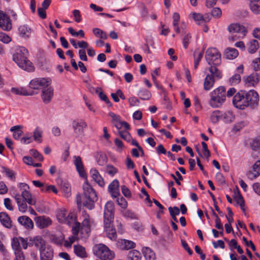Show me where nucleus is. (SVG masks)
Segmentation results:
<instances>
[{
    "label": "nucleus",
    "instance_id": "nucleus-59",
    "mask_svg": "<svg viewBox=\"0 0 260 260\" xmlns=\"http://www.w3.org/2000/svg\"><path fill=\"white\" fill-rule=\"evenodd\" d=\"M11 38L5 33L0 32V41L4 43H8L11 41Z\"/></svg>",
    "mask_w": 260,
    "mask_h": 260
},
{
    "label": "nucleus",
    "instance_id": "nucleus-35",
    "mask_svg": "<svg viewBox=\"0 0 260 260\" xmlns=\"http://www.w3.org/2000/svg\"><path fill=\"white\" fill-rule=\"evenodd\" d=\"M75 253L78 256L82 258L87 256L85 249L80 245H75L74 246Z\"/></svg>",
    "mask_w": 260,
    "mask_h": 260
},
{
    "label": "nucleus",
    "instance_id": "nucleus-5",
    "mask_svg": "<svg viewBox=\"0 0 260 260\" xmlns=\"http://www.w3.org/2000/svg\"><path fill=\"white\" fill-rule=\"evenodd\" d=\"M94 254L102 260H112L115 257V253L103 244L95 245L93 248Z\"/></svg>",
    "mask_w": 260,
    "mask_h": 260
},
{
    "label": "nucleus",
    "instance_id": "nucleus-56",
    "mask_svg": "<svg viewBox=\"0 0 260 260\" xmlns=\"http://www.w3.org/2000/svg\"><path fill=\"white\" fill-rule=\"evenodd\" d=\"M117 203L122 208L125 209L127 207V203L126 200L123 198H117Z\"/></svg>",
    "mask_w": 260,
    "mask_h": 260
},
{
    "label": "nucleus",
    "instance_id": "nucleus-54",
    "mask_svg": "<svg viewBox=\"0 0 260 260\" xmlns=\"http://www.w3.org/2000/svg\"><path fill=\"white\" fill-rule=\"evenodd\" d=\"M251 147L253 150H258L260 149V137L254 139L251 144Z\"/></svg>",
    "mask_w": 260,
    "mask_h": 260
},
{
    "label": "nucleus",
    "instance_id": "nucleus-45",
    "mask_svg": "<svg viewBox=\"0 0 260 260\" xmlns=\"http://www.w3.org/2000/svg\"><path fill=\"white\" fill-rule=\"evenodd\" d=\"M19 237H14L12 239L11 245L12 249L14 251L21 250L20 248V243Z\"/></svg>",
    "mask_w": 260,
    "mask_h": 260
},
{
    "label": "nucleus",
    "instance_id": "nucleus-48",
    "mask_svg": "<svg viewBox=\"0 0 260 260\" xmlns=\"http://www.w3.org/2000/svg\"><path fill=\"white\" fill-rule=\"evenodd\" d=\"M118 134L121 138L127 142H130L131 140H132V137L131 134L127 131H119L118 132Z\"/></svg>",
    "mask_w": 260,
    "mask_h": 260
},
{
    "label": "nucleus",
    "instance_id": "nucleus-21",
    "mask_svg": "<svg viewBox=\"0 0 260 260\" xmlns=\"http://www.w3.org/2000/svg\"><path fill=\"white\" fill-rule=\"evenodd\" d=\"M0 27L6 31L10 30L12 28L9 18L2 11H0Z\"/></svg>",
    "mask_w": 260,
    "mask_h": 260
},
{
    "label": "nucleus",
    "instance_id": "nucleus-3",
    "mask_svg": "<svg viewBox=\"0 0 260 260\" xmlns=\"http://www.w3.org/2000/svg\"><path fill=\"white\" fill-rule=\"evenodd\" d=\"M83 196L82 198L83 205L89 210L94 207V202L98 200V197L95 190L91 186L86 182L83 184Z\"/></svg>",
    "mask_w": 260,
    "mask_h": 260
},
{
    "label": "nucleus",
    "instance_id": "nucleus-62",
    "mask_svg": "<svg viewBox=\"0 0 260 260\" xmlns=\"http://www.w3.org/2000/svg\"><path fill=\"white\" fill-rule=\"evenodd\" d=\"M114 143L117 147L116 150L119 152H121L123 147L122 142L120 140L116 138L114 140Z\"/></svg>",
    "mask_w": 260,
    "mask_h": 260
},
{
    "label": "nucleus",
    "instance_id": "nucleus-25",
    "mask_svg": "<svg viewBox=\"0 0 260 260\" xmlns=\"http://www.w3.org/2000/svg\"><path fill=\"white\" fill-rule=\"evenodd\" d=\"M260 175V160H257L253 166L252 170L247 173V177L251 180Z\"/></svg>",
    "mask_w": 260,
    "mask_h": 260
},
{
    "label": "nucleus",
    "instance_id": "nucleus-33",
    "mask_svg": "<svg viewBox=\"0 0 260 260\" xmlns=\"http://www.w3.org/2000/svg\"><path fill=\"white\" fill-rule=\"evenodd\" d=\"M21 125H15L10 128V131L13 132V137L15 140H19L23 134V132L20 129Z\"/></svg>",
    "mask_w": 260,
    "mask_h": 260
},
{
    "label": "nucleus",
    "instance_id": "nucleus-10",
    "mask_svg": "<svg viewBox=\"0 0 260 260\" xmlns=\"http://www.w3.org/2000/svg\"><path fill=\"white\" fill-rule=\"evenodd\" d=\"M245 91H241L237 93L233 99V103L234 106L240 109H244L247 107L246 102Z\"/></svg>",
    "mask_w": 260,
    "mask_h": 260
},
{
    "label": "nucleus",
    "instance_id": "nucleus-18",
    "mask_svg": "<svg viewBox=\"0 0 260 260\" xmlns=\"http://www.w3.org/2000/svg\"><path fill=\"white\" fill-rule=\"evenodd\" d=\"M114 204L112 201H108L105 206L104 220H113L114 218Z\"/></svg>",
    "mask_w": 260,
    "mask_h": 260
},
{
    "label": "nucleus",
    "instance_id": "nucleus-23",
    "mask_svg": "<svg viewBox=\"0 0 260 260\" xmlns=\"http://www.w3.org/2000/svg\"><path fill=\"white\" fill-rule=\"evenodd\" d=\"M119 181L117 179L114 180L108 186V191L112 198H117L120 195L119 190Z\"/></svg>",
    "mask_w": 260,
    "mask_h": 260
},
{
    "label": "nucleus",
    "instance_id": "nucleus-26",
    "mask_svg": "<svg viewBox=\"0 0 260 260\" xmlns=\"http://www.w3.org/2000/svg\"><path fill=\"white\" fill-rule=\"evenodd\" d=\"M90 174L92 179L97 183L99 186L103 187L105 185V182L98 171L95 169H91L90 171Z\"/></svg>",
    "mask_w": 260,
    "mask_h": 260
},
{
    "label": "nucleus",
    "instance_id": "nucleus-17",
    "mask_svg": "<svg viewBox=\"0 0 260 260\" xmlns=\"http://www.w3.org/2000/svg\"><path fill=\"white\" fill-rule=\"evenodd\" d=\"M35 221L37 227L40 229H44L48 227L52 224V220L45 216H40L35 218Z\"/></svg>",
    "mask_w": 260,
    "mask_h": 260
},
{
    "label": "nucleus",
    "instance_id": "nucleus-28",
    "mask_svg": "<svg viewBox=\"0 0 260 260\" xmlns=\"http://www.w3.org/2000/svg\"><path fill=\"white\" fill-rule=\"evenodd\" d=\"M0 221L2 224L7 228L10 229L12 226V221L10 217L5 212L0 213Z\"/></svg>",
    "mask_w": 260,
    "mask_h": 260
},
{
    "label": "nucleus",
    "instance_id": "nucleus-30",
    "mask_svg": "<svg viewBox=\"0 0 260 260\" xmlns=\"http://www.w3.org/2000/svg\"><path fill=\"white\" fill-rule=\"evenodd\" d=\"M215 80L213 77L206 75L204 82V89L205 90H209L213 87Z\"/></svg>",
    "mask_w": 260,
    "mask_h": 260
},
{
    "label": "nucleus",
    "instance_id": "nucleus-19",
    "mask_svg": "<svg viewBox=\"0 0 260 260\" xmlns=\"http://www.w3.org/2000/svg\"><path fill=\"white\" fill-rule=\"evenodd\" d=\"M74 164L80 176L86 179L87 175L81 157L79 156H74Z\"/></svg>",
    "mask_w": 260,
    "mask_h": 260
},
{
    "label": "nucleus",
    "instance_id": "nucleus-4",
    "mask_svg": "<svg viewBox=\"0 0 260 260\" xmlns=\"http://www.w3.org/2000/svg\"><path fill=\"white\" fill-rule=\"evenodd\" d=\"M210 105L213 108H217L222 105L226 98V89L224 87L220 86L210 93Z\"/></svg>",
    "mask_w": 260,
    "mask_h": 260
},
{
    "label": "nucleus",
    "instance_id": "nucleus-20",
    "mask_svg": "<svg viewBox=\"0 0 260 260\" xmlns=\"http://www.w3.org/2000/svg\"><path fill=\"white\" fill-rule=\"evenodd\" d=\"M40 253L41 260H52L53 250L49 245H47L44 248H42Z\"/></svg>",
    "mask_w": 260,
    "mask_h": 260
},
{
    "label": "nucleus",
    "instance_id": "nucleus-60",
    "mask_svg": "<svg viewBox=\"0 0 260 260\" xmlns=\"http://www.w3.org/2000/svg\"><path fill=\"white\" fill-rule=\"evenodd\" d=\"M107 172L111 176H114L118 172L117 169L112 165L107 166Z\"/></svg>",
    "mask_w": 260,
    "mask_h": 260
},
{
    "label": "nucleus",
    "instance_id": "nucleus-12",
    "mask_svg": "<svg viewBox=\"0 0 260 260\" xmlns=\"http://www.w3.org/2000/svg\"><path fill=\"white\" fill-rule=\"evenodd\" d=\"M82 222L81 226V230L82 233H85L88 234L91 231V225L93 223V220L89 215L85 211L82 212Z\"/></svg>",
    "mask_w": 260,
    "mask_h": 260
},
{
    "label": "nucleus",
    "instance_id": "nucleus-15",
    "mask_svg": "<svg viewBox=\"0 0 260 260\" xmlns=\"http://www.w3.org/2000/svg\"><path fill=\"white\" fill-rule=\"evenodd\" d=\"M113 220H104L105 230L108 237L112 240H115L117 238L116 230L113 228L112 222Z\"/></svg>",
    "mask_w": 260,
    "mask_h": 260
},
{
    "label": "nucleus",
    "instance_id": "nucleus-52",
    "mask_svg": "<svg viewBox=\"0 0 260 260\" xmlns=\"http://www.w3.org/2000/svg\"><path fill=\"white\" fill-rule=\"evenodd\" d=\"M68 31L70 32V34L74 37H78L79 35H80L82 38L84 37V31L80 29L78 31L76 32L74 30V28L72 27H69L68 28Z\"/></svg>",
    "mask_w": 260,
    "mask_h": 260
},
{
    "label": "nucleus",
    "instance_id": "nucleus-58",
    "mask_svg": "<svg viewBox=\"0 0 260 260\" xmlns=\"http://www.w3.org/2000/svg\"><path fill=\"white\" fill-rule=\"evenodd\" d=\"M234 197L238 204H243V202H244L243 198L238 190L235 191Z\"/></svg>",
    "mask_w": 260,
    "mask_h": 260
},
{
    "label": "nucleus",
    "instance_id": "nucleus-1",
    "mask_svg": "<svg viewBox=\"0 0 260 260\" xmlns=\"http://www.w3.org/2000/svg\"><path fill=\"white\" fill-rule=\"evenodd\" d=\"M19 188L21 191V194L16 193L14 198L17 204L18 210L22 213L27 211V206L26 203L29 205H35L36 203V199L32 196V194L28 190L29 186L24 183H20L18 184Z\"/></svg>",
    "mask_w": 260,
    "mask_h": 260
},
{
    "label": "nucleus",
    "instance_id": "nucleus-39",
    "mask_svg": "<svg viewBox=\"0 0 260 260\" xmlns=\"http://www.w3.org/2000/svg\"><path fill=\"white\" fill-rule=\"evenodd\" d=\"M222 112L219 110L213 111L210 116V119L213 123H217L220 119H222Z\"/></svg>",
    "mask_w": 260,
    "mask_h": 260
},
{
    "label": "nucleus",
    "instance_id": "nucleus-49",
    "mask_svg": "<svg viewBox=\"0 0 260 260\" xmlns=\"http://www.w3.org/2000/svg\"><path fill=\"white\" fill-rule=\"evenodd\" d=\"M61 188L66 197L70 195L71 187L70 184L67 182H63L61 185Z\"/></svg>",
    "mask_w": 260,
    "mask_h": 260
},
{
    "label": "nucleus",
    "instance_id": "nucleus-32",
    "mask_svg": "<svg viewBox=\"0 0 260 260\" xmlns=\"http://www.w3.org/2000/svg\"><path fill=\"white\" fill-rule=\"evenodd\" d=\"M224 55L227 59H233L238 56V52L235 48H228L225 50Z\"/></svg>",
    "mask_w": 260,
    "mask_h": 260
},
{
    "label": "nucleus",
    "instance_id": "nucleus-63",
    "mask_svg": "<svg viewBox=\"0 0 260 260\" xmlns=\"http://www.w3.org/2000/svg\"><path fill=\"white\" fill-rule=\"evenodd\" d=\"M15 255V260H24V256L22 250L14 251Z\"/></svg>",
    "mask_w": 260,
    "mask_h": 260
},
{
    "label": "nucleus",
    "instance_id": "nucleus-24",
    "mask_svg": "<svg viewBox=\"0 0 260 260\" xmlns=\"http://www.w3.org/2000/svg\"><path fill=\"white\" fill-rule=\"evenodd\" d=\"M117 246L121 250H128L133 248L135 246V244L132 241L125 239L118 240L116 243Z\"/></svg>",
    "mask_w": 260,
    "mask_h": 260
},
{
    "label": "nucleus",
    "instance_id": "nucleus-29",
    "mask_svg": "<svg viewBox=\"0 0 260 260\" xmlns=\"http://www.w3.org/2000/svg\"><path fill=\"white\" fill-rule=\"evenodd\" d=\"M216 66H217L211 65L210 67L209 68L210 74H208L207 75L213 77L215 80H218L221 78L222 74L221 72L217 68Z\"/></svg>",
    "mask_w": 260,
    "mask_h": 260
},
{
    "label": "nucleus",
    "instance_id": "nucleus-14",
    "mask_svg": "<svg viewBox=\"0 0 260 260\" xmlns=\"http://www.w3.org/2000/svg\"><path fill=\"white\" fill-rule=\"evenodd\" d=\"M109 115L112 118V123L118 129H121L122 127L126 130L130 129L129 124L125 121H121L119 115L113 112H110Z\"/></svg>",
    "mask_w": 260,
    "mask_h": 260
},
{
    "label": "nucleus",
    "instance_id": "nucleus-43",
    "mask_svg": "<svg viewBox=\"0 0 260 260\" xmlns=\"http://www.w3.org/2000/svg\"><path fill=\"white\" fill-rule=\"evenodd\" d=\"M43 131L39 127H37L33 132V138L35 141L41 143L42 142V137Z\"/></svg>",
    "mask_w": 260,
    "mask_h": 260
},
{
    "label": "nucleus",
    "instance_id": "nucleus-47",
    "mask_svg": "<svg viewBox=\"0 0 260 260\" xmlns=\"http://www.w3.org/2000/svg\"><path fill=\"white\" fill-rule=\"evenodd\" d=\"M42 191L44 192H49L50 191H52L55 194L58 193L57 189L53 185H45L44 187L42 189Z\"/></svg>",
    "mask_w": 260,
    "mask_h": 260
},
{
    "label": "nucleus",
    "instance_id": "nucleus-64",
    "mask_svg": "<svg viewBox=\"0 0 260 260\" xmlns=\"http://www.w3.org/2000/svg\"><path fill=\"white\" fill-rule=\"evenodd\" d=\"M253 68L255 71L260 69V58H255L252 62Z\"/></svg>",
    "mask_w": 260,
    "mask_h": 260
},
{
    "label": "nucleus",
    "instance_id": "nucleus-44",
    "mask_svg": "<svg viewBox=\"0 0 260 260\" xmlns=\"http://www.w3.org/2000/svg\"><path fill=\"white\" fill-rule=\"evenodd\" d=\"M138 95L139 98L143 100H148L151 96V93L146 89L140 90Z\"/></svg>",
    "mask_w": 260,
    "mask_h": 260
},
{
    "label": "nucleus",
    "instance_id": "nucleus-31",
    "mask_svg": "<svg viewBox=\"0 0 260 260\" xmlns=\"http://www.w3.org/2000/svg\"><path fill=\"white\" fill-rule=\"evenodd\" d=\"M192 16V18L194 19V21L196 22L198 24H202L204 23V22H206L207 21H208L209 20V19L208 17H204L203 15L200 13H192L191 14Z\"/></svg>",
    "mask_w": 260,
    "mask_h": 260
},
{
    "label": "nucleus",
    "instance_id": "nucleus-53",
    "mask_svg": "<svg viewBox=\"0 0 260 260\" xmlns=\"http://www.w3.org/2000/svg\"><path fill=\"white\" fill-rule=\"evenodd\" d=\"M30 153L38 160L41 161L43 160V156L37 150L35 149H31L30 150Z\"/></svg>",
    "mask_w": 260,
    "mask_h": 260
},
{
    "label": "nucleus",
    "instance_id": "nucleus-50",
    "mask_svg": "<svg viewBox=\"0 0 260 260\" xmlns=\"http://www.w3.org/2000/svg\"><path fill=\"white\" fill-rule=\"evenodd\" d=\"M191 36L189 33L185 34L182 39V43L184 48L186 49L190 43Z\"/></svg>",
    "mask_w": 260,
    "mask_h": 260
},
{
    "label": "nucleus",
    "instance_id": "nucleus-40",
    "mask_svg": "<svg viewBox=\"0 0 260 260\" xmlns=\"http://www.w3.org/2000/svg\"><path fill=\"white\" fill-rule=\"evenodd\" d=\"M144 256L146 260H155V253L149 248L146 247L143 251Z\"/></svg>",
    "mask_w": 260,
    "mask_h": 260
},
{
    "label": "nucleus",
    "instance_id": "nucleus-57",
    "mask_svg": "<svg viewBox=\"0 0 260 260\" xmlns=\"http://www.w3.org/2000/svg\"><path fill=\"white\" fill-rule=\"evenodd\" d=\"M168 209L171 216H177L180 214V210L177 207H170Z\"/></svg>",
    "mask_w": 260,
    "mask_h": 260
},
{
    "label": "nucleus",
    "instance_id": "nucleus-16",
    "mask_svg": "<svg viewBox=\"0 0 260 260\" xmlns=\"http://www.w3.org/2000/svg\"><path fill=\"white\" fill-rule=\"evenodd\" d=\"M54 90L53 87L49 85L42 90L41 98L45 104L49 103L53 96Z\"/></svg>",
    "mask_w": 260,
    "mask_h": 260
},
{
    "label": "nucleus",
    "instance_id": "nucleus-2",
    "mask_svg": "<svg viewBox=\"0 0 260 260\" xmlns=\"http://www.w3.org/2000/svg\"><path fill=\"white\" fill-rule=\"evenodd\" d=\"M28 50L24 47H18L13 56V60L21 69L28 72L34 70L32 63L28 59Z\"/></svg>",
    "mask_w": 260,
    "mask_h": 260
},
{
    "label": "nucleus",
    "instance_id": "nucleus-38",
    "mask_svg": "<svg viewBox=\"0 0 260 260\" xmlns=\"http://www.w3.org/2000/svg\"><path fill=\"white\" fill-rule=\"evenodd\" d=\"M235 119V116L231 111L222 112V119L225 123L232 122Z\"/></svg>",
    "mask_w": 260,
    "mask_h": 260
},
{
    "label": "nucleus",
    "instance_id": "nucleus-6",
    "mask_svg": "<svg viewBox=\"0 0 260 260\" xmlns=\"http://www.w3.org/2000/svg\"><path fill=\"white\" fill-rule=\"evenodd\" d=\"M205 58L209 65L218 66L221 63V54L215 48H210L206 50Z\"/></svg>",
    "mask_w": 260,
    "mask_h": 260
},
{
    "label": "nucleus",
    "instance_id": "nucleus-42",
    "mask_svg": "<svg viewBox=\"0 0 260 260\" xmlns=\"http://www.w3.org/2000/svg\"><path fill=\"white\" fill-rule=\"evenodd\" d=\"M141 253L136 250H133L128 252V257L130 260H141Z\"/></svg>",
    "mask_w": 260,
    "mask_h": 260
},
{
    "label": "nucleus",
    "instance_id": "nucleus-27",
    "mask_svg": "<svg viewBox=\"0 0 260 260\" xmlns=\"http://www.w3.org/2000/svg\"><path fill=\"white\" fill-rule=\"evenodd\" d=\"M32 243L30 245H34L35 247L39 249L40 251L42 248H43L47 245L45 244L44 240L40 236L34 237L32 239H30Z\"/></svg>",
    "mask_w": 260,
    "mask_h": 260
},
{
    "label": "nucleus",
    "instance_id": "nucleus-22",
    "mask_svg": "<svg viewBox=\"0 0 260 260\" xmlns=\"http://www.w3.org/2000/svg\"><path fill=\"white\" fill-rule=\"evenodd\" d=\"M17 220L26 230H30L34 228V222L28 216L24 215L20 216L18 218Z\"/></svg>",
    "mask_w": 260,
    "mask_h": 260
},
{
    "label": "nucleus",
    "instance_id": "nucleus-46",
    "mask_svg": "<svg viewBox=\"0 0 260 260\" xmlns=\"http://www.w3.org/2000/svg\"><path fill=\"white\" fill-rule=\"evenodd\" d=\"M2 169L3 172L5 173L8 177L10 178L12 180H15V173L13 170L6 167H3Z\"/></svg>",
    "mask_w": 260,
    "mask_h": 260
},
{
    "label": "nucleus",
    "instance_id": "nucleus-8",
    "mask_svg": "<svg viewBox=\"0 0 260 260\" xmlns=\"http://www.w3.org/2000/svg\"><path fill=\"white\" fill-rule=\"evenodd\" d=\"M51 84V80L49 78H36L31 80L29 84L30 88L43 90Z\"/></svg>",
    "mask_w": 260,
    "mask_h": 260
},
{
    "label": "nucleus",
    "instance_id": "nucleus-7",
    "mask_svg": "<svg viewBox=\"0 0 260 260\" xmlns=\"http://www.w3.org/2000/svg\"><path fill=\"white\" fill-rule=\"evenodd\" d=\"M56 217L60 223L67 224L69 225L74 223L75 219L73 213H68L64 209H60L57 211Z\"/></svg>",
    "mask_w": 260,
    "mask_h": 260
},
{
    "label": "nucleus",
    "instance_id": "nucleus-34",
    "mask_svg": "<svg viewBox=\"0 0 260 260\" xmlns=\"http://www.w3.org/2000/svg\"><path fill=\"white\" fill-rule=\"evenodd\" d=\"M11 91L16 95L23 96L32 95V94H29L24 87H12L11 89Z\"/></svg>",
    "mask_w": 260,
    "mask_h": 260
},
{
    "label": "nucleus",
    "instance_id": "nucleus-55",
    "mask_svg": "<svg viewBox=\"0 0 260 260\" xmlns=\"http://www.w3.org/2000/svg\"><path fill=\"white\" fill-rule=\"evenodd\" d=\"M204 53V49H203L202 50V51L198 54L197 58H196V57L194 58V68L195 69H197L199 63V62L201 60V58L203 56Z\"/></svg>",
    "mask_w": 260,
    "mask_h": 260
},
{
    "label": "nucleus",
    "instance_id": "nucleus-61",
    "mask_svg": "<svg viewBox=\"0 0 260 260\" xmlns=\"http://www.w3.org/2000/svg\"><path fill=\"white\" fill-rule=\"evenodd\" d=\"M4 205L5 207L10 211H12L14 209V207L12 205V201L9 198H5L4 199Z\"/></svg>",
    "mask_w": 260,
    "mask_h": 260
},
{
    "label": "nucleus",
    "instance_id": "nucleus-41",
    "mask_svg": "<svg viewBox=\"0 0 260 260\" xmlns=\"http://www.w3.org/2000/svg\"><path fill=\"white\" fill-rule=\"evenodd\" d=\"M249 7L253 13L260 14V2H254L252 0V2H249Z\"/></svg>",
    "mask_w": 260,
    "mask_h": 260
},
{
    "label": "nucleus",
    "instance_id": "nucleus-9",
    "mask_svg": "<svg viewBox=\"0 0 260 260\" xmlns=\"http://www.w3.org/2000/svg\"><path fill=\"white\" fill-rule=\"evenodd\" d=\"M87 127V123L81 119H76L74 120L72 123V127L74 131V133L78 136H84V131Z\"/></svg>",
    "mask_w": 260,
    "mask_h": 260
},
{
    "label": "nucleus",
    "instance_id": "nucleus-11",
    "mask_svg": "<svg viewBox=\"0 0 260 260\" xmlns=\"http://www.w3.org/2000/svg\"><path fill=\"white\" fill-rule=\"evenodd\" d=\"M245 95L248 107L254 108L257 106L259 95L255 90H250L247 92H245Z\"/></svg>",
    "mask_w": 260,
    "mask_h": 260
},
{
    "label": "nucleus",
    "instance_id": "nucleus-37",
    "mask_svg": "<svg viewBox=\"0 0 260 260\" xmlns=\"http://www.w3.org/2000/svg\"><path fill=\"white\" fill-rule=\"evenodd\" d=\"M248 51L250 53L255 52L259 48L258 42L257 40H252L247 44Z\"/></svg>",
    "mask_w": 260,
    "mask_h": 260
},
{
    "label": "nucleus",
    "instance_id": "nucleus-36",
    "mask_svg": "<svg viewBox=\"0 0 260 260\" xmlns=\"http://www.w3.org/2000/svg\"><path fill=\"white\" fill-rule=\"evenodd\" d=\"M18 30L20 35L23 38H28L31 33L30 28L26 25L20 26Z\"/></svg>",
    "mask_w": 260,
    "mask_h": 260
},
{
    "label": "nucleus",
    "instance_id": "nucleus-13",
    "mask_svg": "<svg viewBox=\"0 0 260 260\" xmlns=\"http://www.w3.org/2000/svg\"><path fill=\"white\" fill-rule=\"evenodd\" d=\"M228 30L231 33H237L239 35V38H243L247 33V29L243 25L239 23H232L228 26Z\"/></svg>",
    "mask_w": 260,
    "mask_h": 260
},
{
    "label": "nucleus",
    "instance_id": "nucleus-51",
    "mask_svg": "<svg viewBox=\"0 0 260 260\" xmlns=\"http://www.w3.org/2000/svg\"><path fill=\"white\" fill-rule=\"evenodd\" d=\"M241 81L240 74H237L233 75L229 79V82L231 85H236L238 84Z\"/></svg>",
    "mask_w": 260,
    "mask_h": 260
}]
</instances>
